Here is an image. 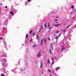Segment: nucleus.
<instances>
[{
    "label": "nucleus",
    "instance_id": "nucleus-1",
    "mask_svg": "<svg viewBox=\"0 0 76 76\" xmlns=\"http://www.w3.org/2000/svg\"><path fill=\"white\" fill-rule=\"evenodd\" d=\"M46 39H47L45 38L44 39H41V45H42V44L43 43V41H44V43L45 44V42H46Z\"/></svg>",
    "mask_w": 76,
    "mask_h": 76
},
{
    "label": "nucleus",
    "instance_id": "nucleus-2",
    "mask_svg": "<svg viewBox=\"0 0 76 76\" xmlns=\"http://www.w3.org/2000/svg\"><path fill=\"white\" fill-rule=\"evenodd\" d=\"M10 13L12 16H13V11H11L10 12Z\"/></svg>",
    "mask_w": 76,
    "mask_h": 76
},
{
    "label": "nucleus",
    "instance_id": "nucleus-3",
    "mask_svg": "<svg viewBox=\"0 0 76 76\" xmlns=\"http://www.w3.org/2000/svg\"><path fill=\"white\" fill-rule=\"evenodd\" d=\"M40 56H41V54H40V53H38L37 55V57H39Z\"/></svg>",
    "mask_w": 76,
    "mask_h": 76
},
{
    "label": "nucleus",
    "instance_id": "nucleus-4",
    "mask_svg": "<svg viewBox=\"0 0 76 76\" xmlns=\"http://www.w3.org/2000/svg\"><path fill=\"white\" fill-rule=\"evenodd\" d=\"M54 26H56V27H57L58 26H59V24H55L54 25Z\"/></svg>",
    "mask_w": 76,
    "mask_h": 76
},
{
    "label": "nucleus",
    "instance_id": "nucleus-5",
    "mask_svg": "<svg viewBox=\"0 0 76 76\" xmlns=\"http://www.w3.org/2000/svg\"><path fill=\"white\" fill-rule=\"evenodd\" d=\"M28 37H29V35H28V34H26V38H28Z\"/></svg>",
    "mask_w": 76,
    "mask_h": 76
},
{
    "label": "nucleus",
    "instance_id": "nucleus-6",
    "mask_svg": "<svg viewBox=\"0 0 76 76\" xmlns=\"http://www.w3.org/2000/svg\"><path fill=\"white\" fill-rule=\"evenodd\" d=\"M40 64H41L40 68L41 69V68H42V62H40Z\"/></svg>",
    "mask_w": 76,
    "mask_h": 76
},
{
    "label": "nucleus",
    "instance_id": "nucleus-7",
    "mask_svg": "<svg viewBox=\"0 0 76 76\" xmlns=\"http://www.w3.org/2000/svg\"><path fill=\"white\" fill-rule=\"evenodd\" d=\"M71 8H72V9H75V7H74V6L73 5L71 6Z\"/></svg>",
    "mask_w": 76,
    "mask_h": 76
},
{
    "label": "nucleus",
    "instance_id": "nucleus-8",
    "mask_svg": "<svg viewBox=\"0 0 76 76\" xmlns=\"http://www.w3.org/2000/svg\"><path fill=\"white\" fill-rule=\"evenodd\" d=\"M64 46H63L61 48L62 51L64 50Z\"/></svg>",
    "mask_w": 76,
    "mask_h": 76
},
{
    "label": "nucleus",
    "instance_id": "nucleus-9",
    "mask_svg": "<svg viewBox=\"0 0 76 76\" xmlns=\"http://www.w3.org/2000/svg\"><path fill=\"white\" fill-rule=\"evenodd\" d=\"M37 39L38 40V39H39V37H38V34H37Z\"/></svg>",
    "mask_w": 76,
    "mask_h": 76
},
{
    "label": "nucleus",
    "instance_id": "nucleus-10",
    "mask_svg": "<svg viewBox=\"0 0 76 76\" xmlns=\"http://www.w3.org/2000/svg\"><path fill=\"white\" fill-rule=\"evenodd\" d=\"M50 26V23H48V27H49Z\"/></svg>",
    "mask_w": 76,
    "mask_h": 76
},
{
    "label": "nucleus",
    "instance_id": "nucleus-11",
    "mask_svg": "<svg viewBox=\"0 0 76 76\" xmlns=\"http://www.w3.org/2000/svg\"><path fill=\"white\" fill-rule=\"evenodd\" d=\"M32 31H31L29 32V34H32Z\"/></svg>",
    "mask_w": 76,
    "mask_h": 76
},
{
    "label": "nucleus",
    "instance_id": "nucleus-12",
    "mask_svg": "<svg viewBox=\"0 0 76 76\" xmlns=\"http://www.w3.org/2000/svg\"><path fill=\"white\" fill-rule=\"evenodd\" d=\"M60 69V67H58L56 69V70H57L58 69Z\"/></svg>",
    "mask_w": 76,
    "mask_h": 76
},
{
    "label": "nucleus",
    "instance_id": "nucleus-13",
    "mask_svg": "<svg viewBox=\"0 0 76 76\" xmlns=\"http://www.w3.org/2000/svg\"><path fill=\"white\" fill-rule=\"evenodd\" d=\"M37 46V45L35 44V45H33V47H36Z\"/></svg>",
    "mask_w": 76,
    "mask_h": 76
},
{
    "label": "nucleus",
    "instance_id": "nucleus-14",
    "mask_svg": "<svg viewBox=\"0 0 76 76\" xmlns=\"http://www.w3.org/2000/svg\"><path fill=\"white\" fill-rule=\"evenodd\" d=\"M31 1V0H27V1L29 2H30V1Z\"/></svg>",
    "mask_w": 76,
    "mask_h": 76
},
{
    "label": "nucleus",
    "instance_id": "nucleus-15",
    "mask_svg": "<svg viewBox=\"0 0 76 76\" xmlns=\"http://www.w3.org/2000/svg\"><path fill=\"white\" fill-rule=\"evenodd\" d=\"M41 29H42L43 28V27H42V25H41Z\"/></svg>",
    "mask_w": 76,
    "mask_h": 76
},
{
    "label": "nucleus",
    "instance_id": "nucleus-16",
    "mask_svg": "<svg viewBox=\"0 0 76 76\" xmlns=\"http://www.w3.org/2000/svg\"><path fill=\"white\" fill-rule=\"evenodd\" d=\"M52 28V27H50L49 28H48V29H51Z\"/></svg>",
    "mask_w": 76,
    "mask_h": 76
},
{
    "label": "nucleus",
    "instance_id": "nucleus-17",
    "mask_svg": "<svg viewBox=\"0 0 76 76\" xmlns=\"http://www.w3.org/2000/svg\"><path fill=\"white\" fill-rule=\"evenodd\" d=\"M56 33L57 34H58V32H59V31H57L56 32Z\"/></svg>",
    "mask_w": 76,
    "mask_h": 76
},
{
    "label": "nucleus",
    "instance_id": "nucleus-18",
    "mask_svg": "<svg viewBox=\"0 0 76 76\" xmlns=\"http://www.w3.org/2000/svg\"><path fill=\"white\" fill-rule=\"evenodd\" d=\"M46 25H47V23L45 24V25H44V26H45V28H46Z\"/></svg>",
    "mask_w": 76,
    "mask_h": 76
},
{
    "label": "nucleus",
    "instance_id": "nucleus-19",
    "mask_svg": "<svg viewBox=\"0 0 76 76\" xmlns=\"http://www.w3.org/2000/svg\"><path fill=\"white\" fill-rule=\"evenodd\" d=\"M50 53H51V49H50Z\"/></svg>",
    "mask_w": 76,
    "mask_h": 76
},
{
    "label": "nucleus",
    "instance_id": "nucleus-20",
    "mask_svg": "<svg viewBox=\"0 0 76 76\" xmlns=\"http://www.w3.org/2000/svg\"><path fill=\"white\" fill-rule=\"evenodd\" d=\"M48 72H51V70L49 69H48Z\"/></svg>",
    "mask_w": 76,
    "mask_h": 76
},
{
    "label": "nucleus",
    "instance_id": "nucleus-21",
    "mask_svg": "<svg viewBox=\"0 0 76 76\" xmlns=\"http://www.w3.org/2000/svg\"><path fill=\"white\" fill-rule=\"evenodd\" d=\"M35 33H33V36H34V35H35Z\"/></svg>",
    "mask_w": 76,
    "mask_h": 76
},
{
    "label": "nucleus",
    "instance_id": "nucleus-22",
    "mask_svg": "<svg viewBox=\"0 0 76 76\" xmlns=\"http://www.w3.org/2000/svg\"><path fill=\"white\" fill-rule=\"evenodd\" d=\"M57 19H56L55 20V21H57Z\"/></svg>",
    "mask_w": 76,
    "mask_h": 76
},
{
    "label": "nucleus",
    "instance_id": "nucleus-23",
    "mask_svg": "<svg viewBox=\"0 0 76 76\" xmlns=\"http://www.w3.org/2000/svg\"><path fill=\"white\" fill-rule=\"evenodd\" d=\"M1 76H4V75L2 74L1 75Z\"/></svg>",
    "mask_w": 76,
    "mask_h": 76
},
{
    "label": "nucleus",
    "instance_id": "nucleus-24",
    "mask_svg": "<svg viewBox=\"0 0 76 76\" xmlns=\"http://www.w3.org/2000/svg\"><path fill=\"white\" fill-rule=\"evenodd\" d=\"M70 25H69L68 27H67V28H69V27H70Z\"/></svg>",
    "mask_w": 76,
    "mask_h": 76
},
{
    "label": "nucleus",
    "instance_id": "nucleus-25",
    "mask_svg": "<svg viewBox=\"0 0 76 76\" xmlns=\"http://www.w3.org/2000/svg\"><path fill=\"white\" fill-rule=\"evenodd\" d=\"M41 31V29H40L39 31V32Z\"/></svg>",
    "mask_w": 76,
    "mask_h": 76
},
{
    "label": "nucleus",
    "instance_id": "nucleus-26",
    "mask_svg": "<svg viewBox=\"0 0 76 76\" xmlns=\"http://www.w3.org/2000/svg\"><path fill=\"white\" fill-rule=\"evenodd\" d=\"M71 14H72V13H73V11H71Z\"/></svg>",
    "mask_w": 76,
    "mask_h": 76
},
{
    "label": "nucleus",
    "instance_id": "nucleus-27",
    "mask_svg": "<svg viewBox=\"0 0 76 76\" xmlns=\"http://www.w3.org/2000/svg\"><path fill=\"white\" fill-rule=\"evenodd\" d=\"M52 60H53V61H54V59H53V58H52Z\"/></svg>",
    "mask_w": 76,
    "mask_h": 76
},
{
    "label": "nucleus",
    "instance_id": "nucleus-28",
    "mask_svg": "<svg viewBox=\"0 0 76 76\" xmlns=\"http://www.w3.org/2000/svg\"><path fill=\"white\" fill-rule=\"evenodd\" d=\"M3 39V38L2 37H1L0 38V39Z\"/></svg>",
    "mask_w": 76,
    "mask_h": 76
},
{
    "label": "nucleus",
    "instance_id": "nucleus-29",
    "mask_svg": "<svg viewBox=\"0 0 76 76\" xmlns=\"http://www.w3.org/2000/svg\"><path fill=\"white\" fill-rule=\"evenodd\" d=\"M48 40H50V38H48Z\"/></svg>",
    "mask_w": 76,
    "mask_h": 76
},
{
    "label": "nucleus",
    "instance_id": "nucleus-30",
    "mask_svg": "<svg viewBox=\"0 0 76 76\" xmlns=\"http://www.w3.org/2000/svg\"><path fill=\"white\" fill-rule=\"evenodd\" d=\"M74 18H75V17H74L73 18H72V19H74Z\"/></svg>",
    "mask_w": 76,
    "mask_h": 76
},
{
    "label": "nucleus",
    "instance_id": "nucleus-31",
    "mask_svg": "<svg viewBox=\"0 0 76 76\" xmlns=\"http://www.w3.org/2000/svg\"><path fill=\"white\" fill-rule=\"evenodd\" d=\"M5 8L6 9H7V6H6L5 7Z\"/></svg>",
    "mask_w": 76,
    "mask_h": 76
},
{
    "label": "nucleus",
    "instance_id": "nucleus-32",
    "mask_svg": "<svg viewBox=\"0 0 76 76\" xmlns=\"http://www.w3.org/2000/svg\"><path fill=\"white\" fill-rule=\"evenodd\" d=\"M48 62L49 63H50V60H48Z\"/></svg>",
    "mask_w": 76,
    "mask_h": 76
},
{
    "label": "nucleus",
    "instance_id": "nucleus-33",
    "mask_svg": "<svg viewBox=\"0 0 76 76\" xmlns=\"http://www.w3.org/2000/svg\"><path fill=\"white\" fill-rule=\"evenodd\" d=\"M31 41H32V39H31L30 41V42H31Z\"/></svg>",
    "mask_w": 76,
    "mask_h": 76
},
{
    "label": "nucleus",
    "instance_id": "nucleus-34",
    "mask_svg": "<svg viewBox=\"0 0 76 76\" xmlns=\"http://www.w3.org/2000/svg\"><path fill=\"white\" fill-rule=\"evenodd\" d=\"M62 31L63 32H65V30H63Z\"/></svg>",
    "mask_w": 76,
    "mask_h": 76
},
{
    "label": "nucleus",
    "instance_id": "nucleus-35",
    "mask_svg": "<svg viewBox=\"0 0 76 76\" xmlns=\"http://www.w3.org/2000/svg\"><path fill=\"white\" fill-rule=\"evenodd\" d=\"M56 39H57V37H56Z\"/></svg>",
    "mask_w": 76,
    "mask_h": 76
},
{
    "label": "nucleus",
    "instance_id": "nucleus-36",
    "mask_svg": "<svg viewBox=\"0 0 76 76\" xmlns=\"http://www.w3.org/2000/svg\"><path fill=\"white\" fill-rule=\"evenodd\" d=\"M64 26H66V24H64Z\"/></svg>",
    "mask_w": 76,
    "mask_h": 76
},
{
    "label": "nucleus",
    "instance_id": "nucleus-37",
    "mask_svg": "<svg viewBox=\"0 0 76 76\" xmlns=\"http://www.w3.org/2000/svg\"><path fill=\"white\" fill-rule=\"evenodd\" d=\"M3 66H4V63H3Z\"/></svg>",
    "mask_w": 76,
    "mask_h": 76
},
{
    "label": "nucleus",
    "instance_id": "nucleus-38",
    "mask_svg": "<svg viewBox=\"0 0 76 76\" xmlns=\"http://www.w3.org/2000/svg\"><path fill=\"white\" fill-rule=\"evenodd\" d=\"M61 35V34H60V35H59V37H60V36Z\"/></svg>",
    "mask_w": 76,
    "mask_h": 76
},
{
    "label": "nucleus",
    "instance_id": "nucleus-39",
    "mask_svg": "<svg viewBox=\"0 0 76 76\" xmlns=\"http://www.w3.org/2000/svg\"><path fill=\"white\" fill-rule=\"evenodd\" d=\"M52 43H51V46H52Z\"/></svg>",
    "mask_w": 76,
    "mask_h": 76
},
{
    "label": "nucleus",
    "instance_id": "nucleus-40",
    "mask_svg": "<svg viewBox=\"0 0 76 76\" xmlns=\"http://www.w3.org/2000/svg\"><path fill=\"white\" fill-rule=\"evenodd\" d=\"M42 74L43 75V71H42Z\"/></svg>",
    "mask_w": 76,
    "mask_h": 76
},
{
    "label": "nucleus",
    "instance_id": "nucleus-41",
    "mask_svg": "<svg viewBox=\"0 0 76 76\" xmlns=\"http://www.w3.org/2000/svg\"><path fill=\"white\" fill-rule=\"evenodd\" d=\"M53 63H52V65H53Z\"/></svg>",
    "mask_w": 76,
    "mask_h": 76
},
{
    "label": "nucleus",
    "instance_id": "nucleus-42",
    "mask_svg": "<svg viewBox=\"0 0 76 76\" xmlns=\"http://www.w3.org/2000/svg\"><path fill=\"white\" fill-rule=\"evenodd\" d=\"M50 31H49V32H50Z\"/></svg>",
    "mask_w": 76,
    "mask_h": 76
},
{
    "label": "nucleus",
    "instance_id": "nucleus-43",
    "mask_svg": "<svg viewBox=\"0 0 76 76\" xmlns=\"http://www.w3.org/2000/svg\"><path fill=\"white\" fill-rule=\"evenodd\" d=\"M50 76H52V75H50Z\"/></svg>",
    "mask_w": 76,
    "mask_h": 76
},
{
    "label": "nucleus",
    "instance_id": "nucleus-44",
    "mask_svg": "<svg viewBox=\"0 0 76 76\" xmlns=\"http://www.w3.org/2000/svg\"><path fill=\"white\" fill-rule=\"evenodd\" d=\"M56 18H57V17H56Z\"/></svg>",
    "mask_w": 76,
    "mask_h": 76
},
{
    "label": "nucleus",
    "instance_id": "nucleus-45",
    "mask_svg": "<svg viewBox=\"0 0 76 76\" xmlns=\"http://www.w3.org/2000/svg\"><path fill=\"white\" fill-rule=\"evenodd\" d=\"M7 73H9V72H8L7 71Z\"/></svg>",
    "mask_w": 76,
    "mask_h": 76
},
{
    "label": "nucleus",
    "instance_id": "nucleus-46",
    "mask_svg": "<svg viewBox=\"0 0 76 76\" xmlns=\"http://www.w3.org/2000/svg\"><path fill=\"white\" fill-rule=\"evenodd\" d=\"M41 52L40 51V53H41Z\"/></svg>",
    "mask_w": 76,
    "mask_h": 76
}]
</instances>
